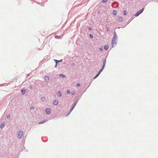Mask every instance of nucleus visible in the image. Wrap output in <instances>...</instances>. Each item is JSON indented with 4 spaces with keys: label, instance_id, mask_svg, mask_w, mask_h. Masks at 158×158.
<instances>
[{
    "label": "nucleus",
    "instance_id": "f257e3e1",
    "mask_svg": "<svg viewBox=\"0 0 158 158\" xmlns=\"http://www.w3.org/2000/svg\"><path fill=\"white\" fill-rule=\"evenodd\" d=\"M116 40V37L115 36H114L113 38H112V47H113V46L114 45H115L116 44V42L115 41Z\"/></svg>",
    "mask_w": 158,
    "mask_h": 158
},
{
    "label": "nucleus",
    "instance_id": "f03ea898",
    "mask_svg": "<svg viewBox=\"0 0 158 158\" xmlns=\"http://www.w3.org/2000/svg\"><path fill=\"white\" fill-rule=\"evenodd\" d=\"M18 138L21 139L23 135V132L21 131H19L18 133Z\"/></svg>",
    "mask_w": 158,
    "mask_h": 158
},
{
    "label": "nucleus",
    "instance_id": "7ed1b4c3",
    "mask_svg": "<svg viewBox=\"0 0 158 158\" xmlns=\"http://www.w3.org/2000/svg\"><path fill=\"white\" fill-rule=\"evenodd\" d=\"M144 10V8L142 9V10H139L138 11V12L135 15V16L136 17L138 16L139 14L141 13Z\"/></svg>",
    "mask_w": 158,
    "mask_h": 158
},
{
    "label": "nucleus",
    "instance_id": "20e7f679",
    "mask_svg": "<svg viewBox=\"0 0 158 158\" xmlns=\"http://www.w3.org/2000/svg\"><path fill=\"white\" fill-rule=\"evenodd\" d=\"M123 20H124V19L122 17L119 16V17H118V18L117 20L118 21L122 22V21H123Z\"/></svg>",
    "mask_w": 158,
    "mask_h": 158
},
{
    "label": "nucleus",
    "instance_id": "39448f33",
    "mask_svg": "<svg viewBox=\"0 0 158 158\" xmlns=\"http://www.w3.org/2000/svg\"><path fill=\"white\" fill-rule=\"evenodd\" d=\"M45 112L47 114H50L51 111L49 109L47 108L45 110Z\"/></svg>",
    "mask_w": 158,
    "mask_h": 158
},
{
    "label": "nucleus",
    "instance_id": "423d86ee",
    "mask_svg": "<svg viewBox=\"0 0 158 158\" xmlns=\"http://www.w3.org/2000/svg\"><path fill=\"white\" fill-rule=\"evenodd\" d=\"M102 69L99 72H98V74H97V75H96V76H95V77H94V79H95L100 74V73H101V72L102 71V69Z\"/></svg>",
    "mask_w": 158,
    "mask_h": 158
},
{
    "label": "nucleus",
    "instance_id": "0eeeda50",
    "mask_svg": "<svg viewBox=\"0 0 158 158\" xmlns=\"http://www.w3.org/2000/svg\"><path fill=\"white\" fill-rule=\"evenodd\" d=\"M44 80L48 82L49 80V78L48 77V76H45L44 77Z\"/></svg>",
    "mask_w": 158,
    "mask_h": 158
},
{
    "label": "nucleus",
    "instance_id": "6e6552de",
    "mask_svg": "<svg viewBox=\"0 0 158 158\" xmlns=\"http://www.w3.org/2000/svg\"><path fill=\"white\" fill-rule=\"evenodd\" d=\"M58 103V101L57 100H55L53 102V104L55 105H57Z\"/></svg>",
    "mask_w": 158,
    "mask_h": 158
},
{
    "label": "nucleus",
    "instance_id": "1a4fd4ad",
    "mask_svg": "<svg viewBox=\"0 0 158 158\" xmlns=\"http://www.w3.org/2000/svg\"><path fill=\"white\" fill-rule=\"evenodd\" d=\"M109 45H106L104 47V48L105 50H107L109 48Z\"/></svg>",
    "mask_w": 158,
    "mask_h": 158
},
{
    "label": "nucleus",
    "instance_id": "9d476101",
    "mask_svg": "<svg viewBox=\"0 0 158 158\" xmlns=\"http://www.w3.org/2000/svg\"><path fill=\"white\" fill-rule=\"evenodd\" d=\"M77 101L75 103L74 105L72 107V108H71V111H70V112H71V111H72V110L73 109H74V108L75 106H76V104H77Z\"/></svg>",
    "mask_w": 158,
    "mask_h": 158
},
{
    "label": "nucleus",
    "instance_id": "9b49d317",
    "mask_svg": "<svg viewBox=\"0 0 158 158\" xmlns=\"http://www.w3.org/2000/svg\"><path fill=\"white\" fill-rule=\"evenodd\" d=\"M113 15H116L117 14V11L116 10H114L113 11Z\"/></svg>",
    "mask_w": 158,
    "mask_h": 158
},
{
    "label": "nucleus",
    "instance_id": "f8f14e48",
    "mask_svg": "<svg viewBox=\"0 0 158 158\" xmlns=\"http://www.w3.org/2000/svg\"><path fill=\"white\" fill-rule=\"evenodd\" d=\"M4 126H5L4 123H3L0 126L1 128H3L4 127Z\"/></svg>",
    "mask_w": 158,
    "mask_h": 158
},
{
    "label": "nucleus",
    "instance_id": "ddd939ff",
    "mask_svg": "<svg viewBox=\"0 0 158 158\" xmlns=\"http://www.w3.org/2000/svg\"><path fill=\"white\" fill-rule=\"evenodd\" d=\"M45 122H46V121H45V120H44V121H40V122L39 123V124H42V123H45Z\"/></svg>",
    "mask_w": 158,
    "mask_h": 158
},
{
    "label": "nucleus",
    "instance_id": "4468645a",
    "mask_svg": "<svg viewBox=\"0 0 158 158\" xmlns=\"http://www.w3.org/2000/svg\"><path fill=\"white\" fill-rule=\"evenodd\" d=\"M57 95L59 97H61V94L60 91H58L57 93Z\"/></svg>",
    "mask_w": 158,
    "mask_h": 158
},
{
    "label": "nucleus",
    "instance_id": "2eb2a0df",
    "mask_svg": "<svg viewBox=\"0 0 158 158\" xmlns=\"http://www.w3.org/2000/svg\"><path fill=\"white\" fill-rule=\"evenodd\" d=\"M21 92L23 94H25V90H21Z\"/></svg>",
    "mask_w": 158,
    "mask_h": 158
},
{
    "label": "nucleus",
    "instance_id": "dca6fc26",
    "mask_svg": "<svg viewBox=\"0 0 158 158\" xmlns=\"http://www.w3.org/2000/svg\"><path fill=\"white\" fill-rule=\"evenodd\" d=\"M123 13H124V15H127V12L126 10H123Z\"/></svg>",
    "mask_w": 158,
    "mask_h": 158
},
{
    "label": "nucleus",
    "instance_id": "f3484780",
    "mask_svg": "<svg viewBox=\"0 0 158 158\" xmlns=\"http://www.w3.org/2000/svg\"><path fill=\"white\" fill-rule=\"evenodd\" d=\"M105 63H106V61H104L103 63V66L102 68V69H103L104 68V67L105 65Z\"/></svg>",
    "mask_w": 158,
    "mask_h": 158
},
{
    "label": "nucleus",
    "instance_id": "a211bd4d",
    "mask_svg": "<svg viewBox=\"0 0 158 158\" xmlns=\"http://www.w3.org/2000/svg\"><path fill=\"white\" fill-rule=\"evenodd\" d=\"M60 76L61 77H65V76L64 75L62 74H60Z\"/></svg>",
    "mask_w": 158,
    "mask_h": 158
},
{
    "label": "nucleus",
    "instance_id": "6ab92c4d",
    "mask_svg": "<svg viewBox=\"0 0 158 158\" xmlns=\"http://www.w3.org/2000/svg\"><path fill=\"white\" fill-rule=\"evenodd\" d=\"M89 37H90L91 38H93V35H92V34H90V35H89Z\"/></svg>",
    "mask_w": 158,
    "mask_h": 158
},
{
    "label": "nucleus",
    "instance_id": "aec40b11",
    "mask_svg": "<svg viewBox=\"0 0 158 158\" xmlns=\"http://www.w3.org/2000/svg\"><path fill=\"white\" fill-rule=\"evenodd\" d=\"M41 99L42 101H44L45 99V98L44 97H42L41 98Z\"/></svg>",
    "mask_w": 158,
    "mask_h": 158
},
{
    "label": "nucleus",
    "instance_id": "412c9836",
    "mask_svg": "<svg viewBox=\"0 0 158 158\" xmlns=\"http://www.w3.org/2000/svg\"><path fill=\"white\" fill-rule=\"evenodd\" d=\"M34 107H31L30 108V110H33L34 109Z\"/></svg>",
    "mask_w": 158,
    "mask_h": 158
},
{
    "label": "nucleus",
    "instance_id": "4be33fe9",
    "mask_svg": "<svg viewBox=\"0 0 158 158\" xmlns=\"http://www.w3.org/2000/svg\"><path fill=\"white\" fill-rule=\"evenodd\" d=\"M55 61H56V65H57V63H58V62H59V61H58V60H55Z\"/></svg>",
    "mask_w": 158,
    "mask_h": 158
},
{
    "label": "nucleus",
    "instance_id": "5701e85b",
    "mask_svg": "<svg viewBox=\"0 0 158 158\" xmlns=\"http://www.w3.org/2000/svg\"><path fill=\"white\" fill-rule=\"evenodd\" d=\"M66 93L67 94H69L70 93V92L69 91V90H67V92H66Z\"/></svg>",
    "mask_w": 158,
    "mask_h": 158
},
{
    "label": "nucleus",
    "instance_id": "b1692460",
    "mask_svg": "<svg viewBox=\"0 0 158 158\" xmlns=\"http://www.w3.org/2000/svg\"><path fill=\"white\" fill-rule=\"evenodd\" d=\"M10 118V115H8L7 116V118Z\"/></svg>",
    "mask_w": 158,
    "mask_h": 158
},
{
    "label": "nucleus",
    "instance_id": "393cba45",
    "mask_svg": "<svg viewBox=\"0 0 158 158\" xmlns=\"http://www.w3.org/2000/svg\"><path fill=\"white\" fill-rule=\"evenodd\" d=\"M107 1V0H103L102 2H103L105 3V2H106Z\"/></svg>",
    "mask_w": 158,
    "mask_h": 158
},
{
    "label": "nucleus",
    "instance_id": "a878e982",
    "mask_svg": "<svg viewBox=\"0 0 158 158\" xmlns=\"http://www.w3.org/2000/svg\"><path fill=\"white\" fill-rule=\"evenodd\" d=\"M99 50L101 51H102V48H99Z\"/></svg>",
    "mask_w": 158,
    "mask_h": 158
},
{
    "label": "nucleus",
    "instance_id": "bb28decb",
    "mask_svg": "<svg viewBox=\"0 0 158 158\" xmlns=\"http://www.w3.org/2000/svg\"><path fill=\"white\" fill-rule=\"evenodd\" d=\"M114 36H115V37L116 38V33L115 32H114Z\"/></svg>",
    "mask_w": 158,
    "mask_h": 158
},
{
    "label": "nucleus",
    "instance_id": "cd10ccee",
    "mask_svg": "<svg viewBox=\"0 0 158 158\" xmlns=\"http://www.w3.org/2000/svg\"><path fill=\"white\" fill-rule=\"evenodd\" d=\"M80 84H79V83L77 84V85L78 86H80Z\"/></svg>",
    "mask_w": 158,
    "mask_h": 158
},
{
    "label": "nucleus",
    "instance_id": "c85d7f7f",
    "mask_svg": "<svg viewBox=\"0 0 158 158\" xmlns=\"http://www.w3.org/2000/svg\"><path fill=\"white\" fill-rule=\"evenodd\" d=\"M89 30H92V29H91V28L89 27Z\"/></svg>",
    "mask_w": 158,
    "mask_h": 158
},
{
    "label": "nucleus",
    "instance_id": "c756f323",
    "mask_svg": "<svg viewBox=\"0 0 158 158\" xmlns=\"http://www.w3.org/2000/svg\"><path fill=\"white\" fill-rule=\"evenodd\" d=\"M107 31H109V30L108 29V28L107 27H106Z\"/></svg>",
    "mask_w": 158,
    "mask_h": 158
},
{
    "label": "nucleus",
    "instance_id": "7c9ffc66",
    "mask_svg": "<svg viewBox=\"0 0 158 158\" xmlns=\"http://www.w3.org/2000/svg\"><path fill=\"white\" fill-rule=\"evenodd\" d=\"M32 88V86H31L30 87V89H31V88Z\"/></svg>",
    "mask_w": 158,
    "mask_h": 158
},
{
    "label": "nucleus",
    "instance_id": "2f4dec72",
    "mask_svg": "<svg viewBox=\"0 0 158 158\" xmlns=\"http://www.w3.org/2000/svg\"><path fill=\"white\" fill-rule=\"evenodd\" d=\"M62 60H61L60 61H62Z\"/></svg>",
    "mask_w": 158,
    "mask_h": 158
}]
</instances>
